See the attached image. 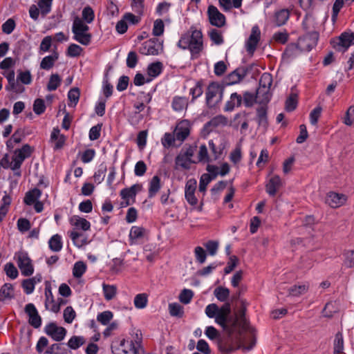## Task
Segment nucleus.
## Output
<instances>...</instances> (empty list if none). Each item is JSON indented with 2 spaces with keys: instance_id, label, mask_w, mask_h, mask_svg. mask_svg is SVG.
<instances>
[{
  "instance_id": "20e7f679",
  "label": "nucleus",
  "mask_w": 354,
  "mask_h": 354,
  "mask_svg": "<svg viewBox=\"0 0 354 354\" xmlns=\"http://www.w3.org/2000/svg\"><path fill=\"white\" fill-rule=\"evenodd\" d=\"M252 69V65L237 68L225 77L221 83L226 86L238 84L247 76Z\"/></svg>"
},
{
  "instance_id": "6ab92c4d",
  "label": "nucleus",
  "mask_w": 354,
  "mask_h": 354,
  "mask_svg": "<svg viewBox=\"0 0 354 354\" xmlns=\"http://www.w3.org/2000/svg\"><path fill=\"white\" fill-rule=\"evenodd\" d=\"M58 59L59 53L57 51V46H55L52 55L46 56L42 59L40 63V68L44 70H50L54 66L55 62Z\"/></svg>"
},
{
  "instance_id": "f3484780",
  "label": "nucleus",
  "mask_w": 354,
  "mask_h": 354,
  "mask_svg": "<svg viewBox=\"0 0 354 354\" xmlns=\"http://www.w3.org/2000/svg\"><path fill=\"white\" fill-rule=\"evenodd\" d=\"M346 198L345 195L335 192H330L326 196V203L333 208H336L343 205Z\"/></svg>"
},
{
  "instance_id": "6e6552de",
  "label": "nucleus",
  "mask_w": 354,
  "mask_h": 354,
  "mask_svg": "<svg viewBox=\"0 0 354 354\" xmlns=\"http://www.w3.org/2000/svg\"><path fill=\"white\" fill-rule=\"evenodd\" d=\"M17 263L22 275L29 277L33 274L34 267L27 252H19L17 254Z\"/></svg>"
},
{
  "instance_id": "c756f323",
  "label": "nucleus",
  "mask_w": 354,
  "mask_h": 354,
  "mask_svg": "<svg viewBox=\"0 0 354 354\" xmlns=\"http://www.w3.org/2000/svg\"><path fill=\"white\" fill-rule=\"evenodd\" d=\"M49 248L53 252H59L62 248V241L61 236L59 234L53 235L48 241Z\"/></svg>"
},
{
  "instance_id": "0e129e2a",
  "label": "nucleus",
  "mask_w": 354,
  "mask_h": 354,
  "mask_svg": "<svg viewBox=\"0 0 354 354\" xmlns=\"http://www.w3.org/2000/svg\"><path fill=\"white\" fill-rule=\"evenodd\" d=\"M194 254L196 257V260L198 263L201 264L205 263L207 258V253L202 247H196L194 249Z\"/></svg>"
},
{
  "instance_id": "58836bf2",
  "label": "nucleus",
  "mask_w": 354,
  "mask_h": 354,
  "mask_svg": "<svg viewBox=\"0 0 354 354\" xmlns=\"http://www.w3.org/2000/svg\"><path fill=\"white\" fill-rule=\"evenodd\" d=\"M169 313L173 317L181 318L183 317V307L178 303H172L169 304Z\"/></svg>"
},
{
  "instance_id": "4be33fe9",
  "label": "nucleus",
  "mask_w": 354,
  "mask_h": 354,
  "mask_svg": "<svg viewBox=\"0 0 354 354\" xmlns=\"http://www.w3.org/2000/svg\"><path fill=\"white\" fill-rule=\"evenodd\" d=\"M197 162L193 160L192 159H189L187 158H185L183 153L180 152L176 156L175 158V169H178L179 167L185 169L189 170L190 169V165L192 163H196Z\"/></svg>"
},
{
  "instance_id": "9d476101",
  "label": "nucleus",
  "mask_w": 354,
  "mask_h": 354,
  "mask_svg": "<svg viewBox=\"0 0 354 354\" xmlns=\"http://www.w3.org/2000/svg\"><path fill=\"white\" fill-rule=\"evenodd\" d=\"M44 332L54 341L61 342L64 339L67 330L62 326H58L55 322H50L45 326Z\"/></svg>"
},
{
  "instance_id": "9b49d317",
  "label": "nucleus",
  "mask_w": 354,
  "mask_h": 354,
  "mask_svg": "<svg viewBox=\"0 0 354 354\" xmlns=\"http://www.w3.org/2000/svg\"><path fill=\"white\" fill-rule=\"evenodd\" d=\"M305 39L301 37L298 39V43H290L288 44L284 52L283 53V58L289 59L294 57L297 55V52H303L305 49L300 46L301 42H304ZM312 49V46L310 44H307L306 50L310 51Z\"/></svg>"
},
{
  "instance_id": "473e14b6",
  "label": "nucleus",
  "mask_w": 354,
  "mask_h": 354,
  "mask_svg": "<svg viewBox=\"0 0 354 354\" xmlns=\"http://www.w3.org/2000/svg\"><path fill=\"white\" fill-rule=\"evenodd\" d=\"M188 105L187 99L184 97L176 96L172 101V108L176 111H181Z\"/></svg>"
},
{
  "instance_id": "c85d7f7f",
  "label": "nucleus",
  "mask_w": 354,
  "mask_h": 354,
  "mask_svg": "<svg viewBox=\"0 0 354 354\" xmlns=\"http://www.w3.org/2000/svg\"><path fill=\"white\" fill-rule=\"evenodd\" d=\"M163 64L162 62L157 61L148 65L147 68V75L151 77H156L162 71Z\"/></svg>"
},
{
  "instance_id": "a19ab883",
  "label": "nucleus",
  "mask_w": 354,
  "mask_h": 354,
  "mask_svg": "<svg viewBox=\"0 0 354 354\" xmlns=\"http://www.w3.org/2000/svg\"><path fill=\"white\" fill-rule=\"evenodd\" d=\"M257 91H261V97H258V103L261 105H267L272 97V93H270V89L259 87Z\"/></svg>"
},
{
  "instance_id": "39448f33",
  "label": "nucleus",
  "mask_w": 354,
  "mask_h": 354,
  "mask_svg": "<svg viewBox=\"0 0 354 354\" xmlns=\"http://www.w3.org/2000/svg\"><path fill=\"white\" fill-rule=\"evenodd\" d=\"M232 309L231 305L229 302H225L223 306L219 308L218 311V316L216 317V323L218 324L222 329L227 332L230 328V322L232 320L231 316Z\"/></svg>"
},
{
  "instance_id": "8fccbe9b",
  "label": "nucleus",
  "mask_w": 354,
  "mask_h": 354,
  "mask_svg": "<svg viewBox=\"0 0 354 354\" xmlns=\"http://www.w3.org/2000/svg\"><path fill=\"white\" fill-rule=\"evenodd\" d=\"M53 0H39L38 6L42 17H46L50 12Z\"/></svg>"
},
{
  "instance_id": "2f4dec72",
  "label": "nucleus",
  "mask_w": 354,
  "mask_h": 354,
  "mask_svg": "<svg viewBox=\"0 0 354 354\" xmlns=\"http://www.w3.org/2000/svg\"><path fill=\"white\" fill-rule=\"evenodd\" d=\"M298 96L296 93H290L285 102V109L288 112L293 111L297 106Z\"/></svg>"
},
{
  "instance_id": "a211bd4d",
  "label": "nucleus",
  "mask_w": 354,
  "mask_h": 354,
  "mask_svg": "<svg viewBox=\"0 0 354 354\" xmlns=\"http://www.w3.org/2000/svg\"><path fill=\"white\" fill-rule=\"evenodd\" d=\"M281 186V178L278 175H274L266 185V190L270 196H274Z\"/></svg>"
},
{
  "instance_id": "13d9d810",
  "label": "nucleus",
  "mask_w": 354,
  "mask_h": 354,
  "mask_svg": "<svg viewBox=\"0 0 354 354\" xmlns=\"http://www.w3.org/2000/svg\"><path fill=\"white\" fill-rule=\"evenodd\" d=\"M147 301L146 294H138L134 298V305L137 308H144L147 306Z\"/></svg>"
},
{
  "instance_id": "bf43d9fd",
  "label": "nucleus",
  "mask_w": 354,
  "mask_h": 354,
  "mask_svg": "<svg viewBox=\"0 0 354 354\" xmlns=\"http://www.w3.org/2000/svg\"><path fill=\"white\" fill-rule=\"evenodd\" d=\"M91 33L81 32L80 35H75L73 38L81 44L88 46L91 43Z\"/></svg>"
},
{
  "instance_id": "09e8293b",
  "label": "nucleus",
  "mask_w": 354,
  "mask_h": 354,
  "mask_svg": "<svg viewBox=\"0 0 354 354\" xmlns=\"http://www.w3.org/2000/svg\"><path fill=\"white\" fill-rule=\"evenodd\" d=\"M83 234L82 233L71 231L69 234V236L73 241L75 245L77 248H81L82 246L87 244L86 239H83L82 240H79V238L82 236Z\"/></svg>"
},
{
  "instance_id": "a878e982",
  "label": "nucleus",
  "mask_w": 354,
  "mask_h": 354,
  "mask_svg": "<svg viewBox=\"0 0 354 354\" xmlns=\"http://www.w3.org/2000/svg\"><path fill=\"white\" fill-rule=\"evenodd\" d=\"M41 195V191L38 188H34L26 192L24 202L27 205H32Z\"/></svg>"
},
{
  "instance_id": "0eeeda50",
  "label": "nucleus",
  "mask_w": 354,
  "mask_h": 354,
  "mask_svg": "<svg viewBox=\"0 0 354 354\" xmlns=\"http://www.w3.org/2000/svg\"><path fill=\"white\" fill-rule=\"evenodd\" d=\"M34 151L35 148L28 144H25L21 149H16L12 157L14 168L20 169L25 159L30 157Z\"/></svg>"
},
{
  "instance_id": "864d4df0",
  "label": "nucleus",
  "mask_w": 354,
  "mask_h": 354,
  "mask_svg": "<svg viewBox=\"0 0 354 354\" xmlns=\"http://www.w3.org/2000/svg\"><path fill=\"white\" fill-rule=\"evenodd\" d=\"M165 26L164 22L161 19H156L153 23L152 34L155 37L161 36L164 33Z\"/></svg>"
},
{
  "instance_id": "69168bd1",
  "label": "nucleus",
  "mask_w": 354,
  "mask_h": 354,
  "mask_svg": "<svg viewBox=\"0 0 354 354\" xmlns=\"http://www.w3.org/2000/svg\"><path fill=\"white\" fill-rule=\"evenodd\" d=\"M64 319L68 323L71 324L76 317L75 311L73 310L72 306H67L64 310Z\"/></svg>"
},
{
  "instance_id": "f03ea898",
  "label": "nucleus",
  "mask_w": 354,
  "mask_h": 354,
  "mask_svg": "<svg viewBox=\"0 0 354 354\" xmlns=\"http://www.w3.org/2000/svg\"><path fill=\"white\" fill-rule=\"evenodd\" d=\"M178 46L184 50L189 49L192 55H198L203 48L201 30L192 26L189 31L181 35Z\"/></svg>"
},
{
  "instance_id": "423d86ee",
  "label": "nucleus",
  "mask_w": 354,
  "mask_h": 354,
  "mask_svg": "<svg viewBox=\"0 0 354 354\" xmlns=\"http://www.w3.org/2000/svg\"><path fill=\"white\" fill-rule=\"evenodd\" d=\"M330 44L338 51L344 53L352 45L354 44V32H344L339 37L333 38Z\"/></svg>"
},
{
  "instance_id": "cd10ccee",
  "label": "nucleus",
  "mask_w": 354,
  "mask_h": 354,
  "mask_svg": "<svg viewBox=\"0 0 354 354\" xmlns=\"http://www.w3.org/2000/svg\"><path fill=\"white\" fill-rule=\"evenodd\" d=\"M70 222L77 229H82L84 231L90 230L91 224L86 219L80 217L79 216H73L71 218Z\"/></svg>"
},
{
  "instance_id": "f257e3e1",
  "label": "nucleus",
  "mask_w": 354,
  "mask_h": 354,
  "mask_svg": "<svg viewBox=\"0 0 354 354\" xmlns=\"http://www.w3.org/2000/svg\"><path fill=\"white\" fill-rule=\"evenodd\" d=\"M248 303L245 299L241 300V306L234 313V317L230 322V329L227 330L229 337L233 335L238 328V334L241 335L244 332H252L253 328L250 326V320L246 317Z\"/></svg>"
},
{
  "instance_id": "5701e85b",
  "label": "nucleus",
  "mask_w": 354,
  "mask_h": 354,
  "mask_svg": "<svg viewBox=\"0 0 354 354\" xmlns=\"http://www.w3.org/2000/svg\"><path fill=\"white\" fill-rule=\"evenodd\" d=\"M257 120L259 126L267 128L268 125L267 105H262L257 109Z\"/></svg>"
},
{
  "instance_id": "4468645a",
  "label": "nucleus",
  "mask_w": 354,
  "mask_h": 354,
  "mask_svg": "<svg viewBox=\"0 0 354 354\" xmlns=\"http://www.w3.org/2000/svg\"><path fill=\"white\" fill-rule=\"evenodd\" d=\"M261 31L257 26L252 28L251 34L246 41V49L248 53L253 54L260 40Z\"/></svg>"
},
{
  "instance_id": "7ed1b4c3",
  "label": "nucleus",
  "mask_w": 354,
  "mask_h": 354,
  "mask_svg": "<svg viewBox=\"0 0 354 354\" xmlns=\"http://www.w3.org/2000/svg\"><path fill=\"white\" fill-rule=\"evenodd\" d=\"M261 91H257L255 93L245 91L243 97L237 93H233L230 95V100L227 101L224 107L225 111H232L235 106H240L243 100L245 106L251 107L254 103H258V97H261Z\"/></svg>"
},
{
  "instance_id": "e433bc0d",
  "label": "nucleus",
  "mask_w": 354,
  "mask_h": 354,
  "mask_svg": "<svg viewBox=\"0 0 354 354\" xmlns=\"http://www.w3.org/2000/svg\"><path fill=\"white\" fill-rule=\"evenodd\" d=\"M344 350V339L341 332H337L334 340V353H342Z\"/></svg>"
},
{
  "instance_id": "412c9836",
  "label": "nucleus",
  "mask_w": 354,
  "mask_h": 354,
  "mask_svg": "<svg viewBox=\"0 0 354 354\" xmlns=\"http://www.w3.org/2000/svg\"><path fill=\"white\" fill-rule=\"evenodd\" d=\"M290 17V12L288 9H281L276 11L274 15L273 23L277 27L284 25Z\"/></svg>"
},
{
  "instance_id": "b1692460",
  "label": "nucleus",
  "mask_w": 354,
  "mask_h": 354,
  "mask_svg": "<svg viewBox=\"0 0 354 354\" xmlns=\"http://www.w3.org/2000/svg\"><path fill=\"white\" fill-rule=\"evenodd\" d=\"M161 188L160 178L156 175L149 182L148 197L149 198H153Z\"/></svg>"
},
{
  "instance_id": "338daca9",
  "label": "nucleus",
  "mask_w": 354,
  "mask_h": 354,
  "mask_svg": "<svg viewBox=\"0 0 354 354\" xmlns=\"http://www.w3.org/2000/svg\"><path fill=\"white\" fill-rule=\"evenodd\" d=\"M17 80L20 81L24 84H30L32 82V75L30 71H19L17 75Z\"/></svg>"
},
{
  "instance_id": "4d7b16f0",
  "label": "nucleus",
  "mask_w": 354,
  "mask_h": 354,
  "mask_svg": "<svg viewBox=\"0 0 354 354\" xmlns=\"http://www.w3.org/2000/svg\"><path fill=\"white\" fill-rule=\"evenodd\" d=\"M4 270L6 273V275L12 279H15L18 277L19 272L15 265L11 262H9L5 265Z\"/></svg>"
},
{
  "instance_id": "72a5a7b5",
  "label": "nucleus",
  "mask_w": 354,
  "mask_h": 354,
  "mask_svg": "<svg viewBox=\"0 0 354 354\" xmlns=\"http://www.w3.org/2000/svg\"><path fill=\"white\" fill-rule=\"evenodd\" d=\"M214 295L220 301H225L230 296V290L225 287L218 286L214 289Z\"/></svg>"
},
{
  "instance_id": "6e6d98bb",
  "label": "nucleus",
  "mask_w": 354,
  "mask_h": 354,
  "mask_svg": "<svg viewBox=\"0 0 354 354\" xmlns=\"http://www.w3.org/2000/svg\"><path fill=\"white\" fill-rule=\"evenodd\" d=\"M113 317V314L111 311L106 310L97 315V320L102 325H107Z\"/></svg>"
},
{
  "instance_id": "49530a36",
  "label": "nucleus",
  "mask_w": 354,
  "mask_h": 354,
  "mask_svg": "<svg viewBox=\"0 0 354 354\" xmlns=\"http://www.w3.org/2000/svg\"><path fill=\"white\" fill-rule=\"evenodd\" d=\"M343 257L344 258L343 264L346 268L354 267V250H344L343 252Z\"/></svg>"
},
{
  "instance_id": "79ce46f5",
  "label": "nucleus",
  "mask_w": 354,
  "mask_h": 354,
  "mask_svg": "<svg viewBox=\"0 0 354 354\" xmlns=\"http://www.w3.org/2000/svg\"><path fill=\"white\" fill-rule=\"evenodd\" d=\"M308 290V286H306L305 284L304 285H295L292 287H290L288 290L289 295L294 296V297H298L301 295H303L306 293Z\"/></svg>"
},
{
  "instance_id": "f8f14e48",
  "label": "nucleus",
  "mask_w": 354,
  "mask_h": 354,
  "mask_svg": "<svg viewBox=\"0 0 354 354\" xmlns=\"http://www.w3.org/2000/svg\"><path fill=\"white\" fill-rule=\"evenodd\" d=\"M24 311L29 317L28 324L35 328H39L41 325L42 319L35 305L31 303L26 304Z\"/></svg>"
},
{
  "instance_id": "37998d69",
  "label": "nucleus",
  "mask_w": 354,
  "mask_h": 354,
  "mask_svg": "<svg viewBox=\"0 0 354 354\" xmlns=\"http://www.w3.org/2000/svg\"><path fill=\"white\" fill-rule=\"evenodd\" d=\"M82 21L87 24H91L95 18V13L93 8L90 6L84 8L82 13Z\"/></svg>"
},
{
  "instance_id": "aec40b11",
  "label": "nucleus",
  "mask_w": 354,
  "mask_h": 354,
  "mask_svg": "<svg viewBox=\"0 0 354 354\" xmlns=\"http://www.w3.org/2000/svg\"><path fill=\"white\" fill-rule=\"evenodd\" d=\"M149 54L151 55H158L163 51V41H160L157 37H153L147 40Z\"/></svg>"
},
{
  "instance_id": "774afa93",
  "label": "nucleus",
  "mask_w": 354,
  "mask_h": 354,
  "mask_svg": "<svg viewBox=\"0 0 354 354\" xmlns=\"http://www.w3.org/2000/svg\"><path fill=\"white\" fill-rule=\"evenodd\" d=\"M32 281L33 279H26L21 282L24 291L27 295H30L34 291L35 283Z\"/></svg>"
},
{
  "instance_id": "ea45409f",
  "label": "nucleus",
  "mask_w": 354,
  "mask_h": 354,
  "mask_svg": "<svg viewBox=\"0 0 354 354\" xmlns=\"http://www.w3.org/2000/svg\"><path fill=\"white\" fill-rule=\"evenodd\" d=\"M203 81L202 80L198 81L194 87L190 89L189 93L192 95V102L202 95L203 93Z\"/></svg>"
},
{
  "instance_id": "e2e57ef3",
  "label": "nucleus",
  "mask_w": 354,
  "mask_h": 354,
  "mask_svg": "<svg viewBox=\"0 0 354 354\" xmlns=\"http://www.w3.org/2000/svg\"><path fill=\"white\" fill-rule=\"evenodd\" d=\"M82 48L77 44H71L67 49L66 55L71 57H75L80 55Z\"/></svg>"
},
{
  "instance_id": "f704fd0d",
  "label": "nucleus",
  "mask_w": 354,
  "mask_h": 354,
  "mask_svg": "<svg viewBox=\"0 0 354 354\" xmlns=\"http://www.w3.org/2000/svg\"><path fill=\"white\" fill-rule=\"evenodd\" d=\"M85 343V339L82 336H72L68 342V346L73 350L79 348Z\"/></svg>"
},
{
  "instance_id": "1a4fd4ad",
  "label": "nucleus",
  "mask_w": 354,
  "mask_h": 354,
  "mask_svg": "<svg viewBox=\"0 0 354 354\" xmlns=\"http://www.w3.org/2000/svg\"><path fill=\"white\" fill-rule=\"evenodd\" d=\"M207 13L209 22L212 26L222 28L225 25V16L222 14L216 6L209 5L207 8Z\"/></svg>"
},
{
  "instance_id": "2eb2a0df",
  "label": "nucleus",
  "mask_w": 354,
  "mask_h": 354,
  "mask_svg": "<svg viewBox=\"0 0 354 354\" xmlns=\"http://www.w3.org/2000/svg\"><path fill=\"white\" fill-rule=\"evenodd\" d=\"M225 337H220L217 342V346L219 351L223 354H230L238 348L232 344V335L229 337L227 333Z\"/></svg>"
},
{
  "instance_id": "c03bdc74",
  "label": "nucleus",
  "mask_w": 354,
  "mask_h": 354,
  "mask_svg": "<svg viewBox=\"0 0 354 354\" xmlns=\"http://www.w3.org/2000/svg\"><path fill=\"white\" fill-rule=\"evenodd\" d=\"M102 287L105 299L110 301L113 299L117 292L116 287L105 283H103Z\"/></svg>"
},
{
  "instance_id": "680f3d73",
  "label": "nucleus",
  "mask_w": 354,
  "mask_h": 354,
  "mask_svg": "<svg viewBox=\"0 0 354 354\" xmlns=\"http://www.w3.org/2000/svg\"><path fill=\"white\" fill-rule=\"evenodd\" d=\"M107 171V167L104 164L100 165L99 169L94 174L93 178L95 182L100 183L102 182L105 177V173Z\"/></svg>"
},
{
  "instance_id": "5fc2aeb1",
  "label": "nucleus",
  "mask_w": 354,
  "mask_h": 354,
  "mask_svg": "<svg viewBox=\"0 0 354 354\" xmlns=\"http://www.w3.org/2000/svg\"><path fill=\"white\" fill-rule=\"evenodd\" d=\"M194 297V292L189 289H183L179 295V300L184 304H188L190 303L192 299Z\"/></svg>"
},
{
  "instance_id": "dca6fc26",
  "label": "nucleus",
  "mask_w": 354,
  "mask_h": 354,
  "mask_svg": "<svg viewBox=\"0 0 354 354\" xmlns=\"http://www.w3.org/2000/svg\"><path fill=\"white\" fill-rule=\"evenodd\" d=\"M220 83L217 82H211L206 90V104L209 108L215 106V104L212 103V100L216 96L219 92Z\"/></svg>"
},
{
  "instance_id": "bb28decb",
  "label": "nucleus",
  "mask_w": 354,
  "mask_h": 354,
  "mask_svg": "<svg viewBox=\"0 0 354 354\" xmlns=\"http://www.w3.org/2000/svg\"><path fill=\"white\" fill-rule=\"evenodd\" d=\"M227 123V119L226 117L222 115H219L217 116L214 117L212 119H211L209 122L205 123L204 125V129H206L207 131H209V127H214L216 128L218 127L219 125H226ZM212 131V129H210Z\"/></svg>"
},
{
  "instance_id": "052dcab7",
  "label": "nucleus",
  "mask_w": 354,
  "mask_h": 354,
  "mask_svg": "<svg viewBox=\"0 0 354 354\" xmlns=\"http://www.w3.org/2000/svg\"><path fill=\"white\" fill-rule=\"evenodd\" d=\"M62 344L55 343L49 346L44 354H64L65 348H62Z\"/></svg>"
},
{
  "instance_id": "7c9ffc66",
  "label": "nucleus",
  "mask_w": 354,
  "mask_h": 354,
  "mask_svg": "<svg viewBox=\"0 0 354 354\" xmlns=\"http://www.w3.org/2000/svg\"><path fill=\"white\" fill-rule=\"evenodd\" d=\"M80 90L77 87L71 88L68 93V99L70 101L69 106H75L79 102Z\"/></svg>"
},
{
  "instance_id": "393cba45",
  "label": "nucleus",
  "mask_w": 354,
  "mask_h": 354,
  "mask_svg": "<svg viewBox=\"0 0 354 354\" xmlns=\"http://www.w3.org/2000/svg\"><path fill=\"white\" fill-rule=\"evenodd\" d=\"M15 297L14 288L11 283H4L0 289V301H4L6 299H12Z\"/></svg>"
},
{
  "instance_id": "c9c22d12",
  "label": "nucleus",
  "mask_w": 354,
  "mask_h": 354,
  "mask_svg": "<svg viewBox=\"0 0 354 354\" xmlns=\"http://www.w3.org/2000/svg\"><path fill=\"white\" fill-rule=\"evenodd\" d=\"M61 82L62 79L58 74H52L47 84V89L49 91H55L59 86Z\"/></svg>"
},
{
  "instance_id": "3c124183",
  "label": "nucleus",
  "mask_w": 354,
  "mask_h": 354,
  "mask_svg": "<svg viewBox=\"0 0 354 354\" xmlns=\"http://www.w3.org/2000/svg\"><path fill=\"white\" fill-rule=\"evenodd\" d=\"M33 111L37 115H41L46 111V106L45 102L41 98H37L33 103Z\"/></svg>"
},
{
  "instance_id": "ddd939ff",
  "label": "nucleus",
  "mask_w": 354,
  "mask_h": 354,
  "mask_svg": "<svg viewBox=\"0 0 354 354\" xmlns=\"http://www.w3.org/2000/svg\"><path fill=\"white\" fill-rule=\"evenodd\" d=\"M196 180L194 178L187 180L185 188V196L187 203L194 206L198 203V198L195 196Z\"/></svg>"
},
{
  "instance_id": "de8ad7c7",
  "label": "nucleus",
  "mask_w": 354,
  "mask_h": 354,
  "mask_svg": "<svg viewBox=\"0 0 354 354\" xmlns=\"http://www.w3.org/2000/svg\"><path fill=\"white\" fill-rule=\"evenodd\" d=\"M272 84V76L270 73H264L261 75L259 80V87L261 88H269Z\"/></svg>"
},
{
  "instance_id": "a18cd8bd",
  "label": "nucleus",
  "mask_w": 354,
  "mask_h": 354,
  "mask_svg": "<svg viewBox=\"0 0 354 354\" xmlns=\"http://www.w3.org/2000/svg\"><path fill=\"white\" fill-rule=\"evenodd\" d=\"M86 270V265L83 261H77L73 269V274L75 278H80Z\"/></svg>"
},
{
  "instance_id": "603ef678",
  "label": "nucleus",
  "mask_w": 354,
  "mask_h": 354,
  "mask_svg": "<svg viewBox=\"0 0 354 354\" xmlns=\"http://www.w3.org/2000/svg\"><path fill=\"white\" fill-rule=\"evenodd\" d=\"M145 229L143 227L133 226L129 233L130 239H138L144 236Z\"/></svg>"
},
{
  "instance_id": "4c0bfd02",
  "label": "nucleus",
  "mask_w": 354,
  "mask_h": 354,
  "mask_svg": "<svg viewBox=\"0 0 354 354\" xmlns=\"http://www.w3.org/2000/svg\"><path fill=\"white\" fill-rule=\"evenodd\" d=\"M211 41L216 45H221L224 42L223 37L220 30L213 28L208 32Z\"/></svg>"
}]
</instances>
